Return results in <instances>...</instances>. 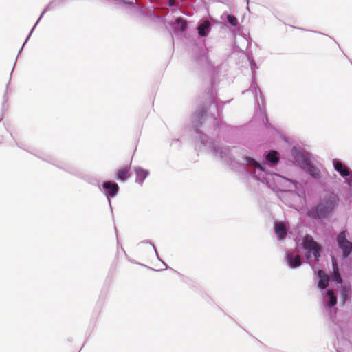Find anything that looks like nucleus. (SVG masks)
Wrapping results in <instances>:
<instances>
[{
	"mask_svg": "<svg viewBox=\"0 0 352 352\" xmlns=\"http://www.w3.org/2000/svg\"><path fill=\"white\" fill-rule=\"evenodd\" d=\"M207 96L208 97V101L204 103V107H200L192 117V125L199 136L201 144L208 148L215 157L224 162L232 165H234V163L236 162L242 166H248L253 168L251 173L253 177L274 191L282 193L294 192L297 189L298 184L296 181L286 178L279 174L267 172L266 164L261 165L256 160L250 157H242L240 160L235 155L237 153V148L230 149L228 147L220 146L200 131L199 128L208 129L211 124L214 127V131L218 129L222 130L227 127L221 123L220 119L217 118L214 113H210L213 110L217 111L219 115V104L214 96L213 89L208 93Z\"/></svg>",
	"mask_w": 352,
	"mask_h": 352,
	"instance_id": "nucleus-1",
	"label": "nucleus"
},
{
	"mask_svg": "<svg viewBox=\"0 0 352 352\" xmlns=\"http://www.w3.org/2000/svg\"><path fill=\"white\" fill-rule=\"evenodd\" d=\"M192 60L201 69L204 80L208 85L207 88H217L220 82L221 67L216 66L210 59L205 42L201 43L197 40L193 41Z\"/></svg>",
	"mask_w": 352,
	"mask_h": 352,
	"instance_id": "nucleus-2",
	"label": "nucleus"
},
{
	"mask_svg": "<svg viewBox=\"0 0 352 352\" xmlns=\"http://www.w3.org/2000/svg\"><path fill=\"white\" fill-rule=\"evenodd\" d=\"M292 155L296 162L303 171L309 174L313 178H320L321 174L319 168L314 166L310 161L311 154H306L297 147L294 146L292 149Z\"/></svg>",
	"mask_w": 352,
	"mask_h": 352,
	"instance_id": "nucleus-3",
	"label": "nucleus"
},
{
	"mask_svg": "<svg viewBox=\"0 0 352 352\" xmlns=\"http://www.w3.org/2000/svg\"><path fill=\"white\" fill-rule=\"evenodd\" d=\"M302 248L306 252L305 257L307 259H310L311 254H313L315 260L319 261L322 252V247L318 242L314 241L312 236L306 234L302 238Z\"/></svg>",
	"mask_w": 352,
	"mask_h": 352,
	"instance_id": "nucleus-4",
	"label": "nucleus"
},
{
	"mask_svg": "<svg viewBox=\"0 0 352 352\" xmlns=\"http://www.w3.org/2000/svg\"><path fill=\"white\" fill-rule=\"evenodd\" d=\"M250 91L251 94L254 97L255 102L257 104L256 113V118L260 120L263 124L268 127L270 125L265 107L263 104V99L262 98V92L261 89H247L246 92Z\"/></svg>",
	"mask_w": 352,
	"mask_h": 352,
	"instance_id": "nucleus-5",
	"label": "nucleus"
},
{
	"mask_svg": "<svg viewBox=\"0 0 352 352\" xmlns=\"http://www.w3.org/2000/svg\"><path fill=\"white\" fill-rule=\"evenodd\" d=\"M338 248L342 250L344 258H347L352 253V242L346 237V231L342 230L336 238Z\"/></svg>",
	"mask_w": 352,
	"mask_h": 352,
	"instance_id": "nucleus-6",
	"label": "nucleus"
},
{
	"mask_svg": "<svg viewBox=\"0 0 352 352\" xmlns=\"http://www.w3.org/2000/svg\"><path fill=\"white\" fill-rule=\"evenodd\" d=\"M338 197L336 194L331 193L324 197L320 202L324 209L330 214L336 208L338 204Z\"/></svg>",
	"mask_w": 352,
	"mask_h": 352,
	"instance_id": "nucleus-7",
	"label": "nucleus"
},
{
	"mask_svg": "<svg viewBox=\"0 0 352 352\" xmlns=\"http://www.w3.org/2000/svg\"><path fill=\"white\" fill-rule=\"evenodd\" d=\"M307 215L315 220H322L327 217L329 214L324 209L322 205H320L319 203L318 205L309 210L307 212Z\"/></svg>",
	"mask_w": 352,
	"mask_h": 352,
	"instance_id": "nucleus-8",
	"label": "nucleus"
},
{
	"mask_svg": "<svg viewBox=\"0 0 352 352\" xmlns=\"http://www.w3.org/2000/svg\"><path fill=\"white\" fill-rule=\"evenodd\" d=\"M102 188L105 190L104 194L107 197L109 204L111 206V200L109 197H115L118 194L119 186L115 182L107 181L102 184Z\"/></svg>",
	"mask_w": 352,
	"mask_h": 352,
	"instance_id": "nucleus-9",
	"label": "nucleus"
},
{
	"mask_svg": "<svg viewBox=\"0 0 352 352\" xmlns=\"http://www.w3.org/2000/svg\"><path fill=\"white\" fill-rule=\"evenodd\" d=\"M265 160L263 163H258L261 165L266 164L267 172H271L269 170V168H273L279 162L278 153L275 150L269 151L265 156Z\"/></svg>",
	"mask_w": 352,
	"mask_h": 352,
	"instance_id": "nucleus-10",
	"label": "nucleus"
},
{
	"mask_svg": "<svg viewBox=\"0 0 352 352\" xmlns=\"http://www.w3.org/2000/svg\"><path fill=\"white\" fill-rule=\"evenodd\" d=\"M325 308L331 309L337 304V296L333 289H327L322 299Z\"/></svg>",
	"mask_w": 352,
	"mask_h": 352,
	"instance_id": "nucleus-11",
	"label": "nucleus"
},
{
	"mask_svg": "<svg viewBox=\"0 0 352 352\" xmlns=\"http://www.w3.org/2000/svg\"><path fill=\"white\" fill-rule=\"evenodd\" d=\"M212 28V23L208 21H199L197 26L198 36L201 38H206L210 33Z\"/></svg>",
	"mask_w": 352,
	"mask_h": 352,
	"instance_id": "nucleus-12",
	"label": "nucleus"
},
{
	"mask_svg": "<svg viewBox=\"0 0 352 352\" xmlns=\"http://www.w3.org/2000/svg\"><path fill=\"white\" fill-rule=\"evenodd\" d=\"M274 230L278 241H283L287 237V228L283 222L275 223Z\"/></svg>",
	"mask_w": 352,
	"mask_h": 352,
	"instance_id": "nucleus-13",
	"label": "nucleus"
},
{
	"mask_svg": "<svg viewBox=\"0 0 352 352\" xmlns=\"http://www.w3.org/2000/svg\"><path fill=\"white\" fill-rule=\"evenodd\" d=\"M285 259L289 267L292 269L300 267L302 264L301 257L298 254L294 255L292 253L287 252Z\"/></svg>",
	"mask_w": 352,
	"mask_h": 352,
	"instance_id": "nucleus-14",
	"label": "nucleus"
},
{
	"mask_svg": "<svg viewBox=\"0 0 352 352\" xmlns=\"http://www.w3.org/2000/svg\"><path fill=\"white\" fill-rule=\"evenodd\" d=\"M333 165L334 169L338 173H339L340 175L344 177L345 179L346 177H349L352 174L351 173L350 170L348 168V167L338 160H336V159L333 160Z\"/></svg>",
	"mask_w": 352,
	"mask_h": 352,
	"instance_id": "nucleus-15",
	"label": "nucleus"
},
{
	"mask_svg": "<svg viewBox=\"0 0 352 352\" xmlns=\"http://www.w3.org/2000/svg\"><path fill=\"white\" fill-rule=\"evenodd\" d=\"M109 3H112L114 5L120 7L124 8L126 9H135L137 8L138 6L135 2H133L131 0H106Z\"/></svg>",
	"mask_w": 352,
	"mask_h": 352,
	"instance_id": "nucleus-16",
	"label": "nucleus"
},
{
	"mask_svg": "<svg viewBox=\"0 0 352 352\" xmlns=\"http://www.w3.org/2000/svg\"><path fill=\"white\" fill-rule=\"evenodd\" d=\"M134 170L136 175L135 182L140 185H142L144 179L148 177V170L144 169L141 167H135Z\"/></svg>",
	"mask_w": 352,
	"mask_h": 352,
	"instance_id": "nucleus-17",
	"label": "nucleus"
},
{
	"mask_svg": "<svg viewBox=\"0 0 352 352\" xmlns=\"http://www.w3.org/2000/svg\"><path fill=\"white\" fill-rule=\"evenodd\" d=\"M318 276L319 278L318 287L320 289H326L329 285V276L322 270L318 271Z\"/></svg>",
	"mask_w": 352,
	"mask_h": 352,
	"instance_id": "nucleus-18",
	"label": "nucleus"
},
{
	"mask_svg": "<svg viewBox=\"0 0 352 352\" xmlns=\"http://www.w3.org/2000/svg\"><path fill=\"white\" fill-rule=\"evenodd\" d=\"M64 0H50V1L45 6L41 13L45 15L48 11L52 9H54L56 7L60 6L63 3Z\"/></svg>",
	"mask_w": 352,
	"mask_h": 352,
	"instance_id": "nucleus-19",
	"label": "nucleus"
},
{
	"mask_svg": "<svg viewBox=\"0 0 352 352\" xmlns=\"http://www.w3.org/2000/svg\"><path fill=\"white\" fill-rule=\"evenodd\" d=\"M351 290L350 287L347 285H344L342 287L341 289V298L342 302L345 304L346 302L349 301L351 299Z\"/></svg>",
	"mask_w": 352,
	"mask_h": 352,
	"instance_id": "nucleus-20",
	"label": "nucleus"
},
{
	"mask_svg": "<svg viewBox=\"0 0 352 352\" xmlns=\"http://www.w3.org/2000/svg\"><path fill=\"white\" fill-rule=\"evenodd\" d=\"M247 58L249 63V66L251 69L252 76H254L256 72V70L258 69V65L254 60L252 52L248 53Z\"/></svg>",
	"mask_w": 352,
	"mask_h": 352,
	"instance_id": "nucleus-21",
	"label": "nucleus"
},
{
	"mask_svg": "<svg viewBox=\"0 0 352 352\" xmlns=\"http://www.w3.org/2000/svg\"><path fill=\"white\" fill-rule=\"evenodd\" d=\"M226 15V19L228 22V25H226L229 29L231 30L230 26L235 27L238 23V18L233 14H228L227 12L223 14V16Z\"/></svg>",
	"mask_w": 352,
	"mask_h": 352,
	"instance_id": "nucleus-22",
	"label": "nucleus"
},
{
	"mask_svg": "<svg viewBox=\"0 0 352 352\" xmlns=\"http://www.w3.org/2000/svg\"><path fill=\"white\" fill-rule=\"evenodd\" d=\"M182 3V0H168V4L173 12L179 11Z\"/></svg>",
	"mask_w": 352,
	"mask_h": 352,
	"instance_id": "nucleus-23",
	"label": "nucleus"
},
{
	"mask_svg": "<svg viewBox=\"0 0 352 352\" xmlns=\"http://www.w3.org/2000/svg\"><path fill=\"white\" fill-rule=\"evenodd\" d=\"M129 170L126 168H121L118 171V178L121 181H125L128 177Z\"/></svg>",
	"mask_w": 352,
	"mask_h": 352,
	"instance_id": "nucleus-24",
	"label": "nucleus"
},
{
	"mask_svg": "<svg viewBox=\"0 0 352 352\" xmlns=\"http://www.w3.org/2000/svg\"><path fill=\"white\" fill-rule=\"evenodd\" d=\"M142 243H149V244L153 247V250H154V252H155V254H156V256L157 257V259H158L159 261H162V263H163V265L166 267V268H167V265H166L164 262H163V261L161 260V258H160V256H159V255H158V253H157V251L156 248H155V246L154 245V244H153L150 241H142Z\"/></svg>",
	"mask_w": 352,
	"mask_h": 352,
	"instance_id": "nucleus-25",
	"label": "nucleus"
},
{
	"mask_svg": "<svg viewBox=\"0 0 352 352\" xmlns=\"http://www.w3.org/2000/svg\"><path fill=\"white\" fill-rule=\"evenodd\" d=\"M43 16L44 15L41 12V14H40L39 16L38 17L37 20L36 21L35 23L34 24V25L32 27V28L30 29V30L29 32L30 34H32L34 32L35 28L38 25L40 21L43 19Z\"/></svg>",
	"mask_w": 352,
	"mask_h": 352,
	"instance_id": "nucleus-26",
	"label": "nucleus"
},
{
	"mask_svg": "<svg viewBox=\"0 0 352 352\" xmlns=\"http://www.w3.org/2000/svg\"><path fill=\"white\" fill-rule=\"evenodd\" d=\"M242 36L246 40L247 43H248V45L247 47H248L250 45L252 44V43L253 42V40L251 37V36L250 35V34H244V35H242Z\"/></svg>",
	"mask_w": 352,
	"mask_h": 352,
	"instance_id": "nucleus-27",
	"label": "nucleus"
},
{
	"mask_svg": "<svg viewBox=\"0 0 352 352\" xmlns=\"http://www.w3.org/2000/svg\"><path fill=\"white\" fill-rule=\"evenodd\" d=\"M333 276H334V278L338 283H342V277H341L340 274H339V272L334 273Z\"/></svg>",
	"mask_w": 352,
	"mask_h": 352,
	"instance_id": "nucleus-28",
	"label": "nucleus"
},
{
	"mask_svg": "<svg viewBox=\"0 0 352 352\" xmlns=\"http://www.w3.org/2000/svg\"><path fill=\"white\" fill-rule=\"evenodd\" d=\"M174 34L176 35V36H180V35H183V34H186L187 32H185L184 30L182 29H178V30H176L175 31H174Z\"/></svg>",
	"mask_w": 352,
	"mask_h": 352,
	"instance_id": "nucleus-29",
	"label": "nucleus"
},
{
	"mask_svg": "<svg viewBox=\"0 0 352 352\" xmlns=\"http://www.w3.org/2000/svg\"><path fill=\"white\" fill-rule=\"evenodd\" d=\"M332 265H333V274L336 272H339L338 266L336 263V261H335V259L333 258L332 260Z\"/></svg>",
	"mask_w": 352,
	"mask_h": 352,
	"instance_id": "nucleus-30",
	"label": "nucleus"
},
{
	"mask_svg": "<svg viewBox=\"0 0 352 352\" xmlns=\"http://www.w3.org/2000/svg\"><path fill=\"white\" fill-rule=\"evenodd\" d=\"M250 88H259L258 85H257V83H256V82L254 76H252L251 86H250Z\"/></svg>",
	"mask_w": 352,
	"mask_h": 352,
	"instance_id": "nucleus-31",
	"label": "nucleus"
},
{
	"mask_svg": "<svg viewBox=\"0 0 352 352\" xmlns=\"http://www.w3.org/2000/svg\"><path fill=\"white\" fill-rule=\"evenodd\" d=\"M346 182L348 184L349 187L352 189V174L346 178Z\"/></svg>",
	"mask_w": 352,
	"mask_h": 352,
	"instance_id": "nucleus-32",
	"label": "nucleus"
},
{
	"mask_svg": "<svg viewBox=\"0 0 352 352\" xmlns=\"http://www.w3.org/2000/svg\"><path fill=\"white\" fill-rule=\"evenodd\" d=\"M32 34H30V32L28 34L23 43V46H25V45L28 43V41H29V39L30 38L31 36H32Z\"/></svg>",
	"mask_w": 352,
	"mask_h": 352,
	"instance_id": "nucleus-33",
	"label": "nucleus"
},
{
	"mask_svg": "<svg viewBox=\"0 0 352 352\" xmlns=\"http://www.w3.org/2000/svg\"><path fill=\"white\" fill-rule=\"evenodd\" d=\"M246 3V8L245 10L248 12L249 14H252L250 8V2L245 3Z\"/></svg>",
	"mask_w": 352,
	"mask_h": 352,
	"instance_id": "nucleus-34",
	"label": "nucleus"
},
{
	"mask_svg": "<svg viewBox=\"0 0 352 352\" xmlns=\"http://www.w3.org/2000/svg\"><path fill=\"white\" fill-rule=\"evenodd\" d=\"M202 2H203V5H204V8L206 9L207 12H209L208 3L205 1H202Z\"/></svg>",
	"mask_w": 352,
	"mask_h": 352,
	"instance_id": "nucleus-35",
	"label": "nucleus"
},
{
	"mask_svg": "<svg viewBox=\"0 0 352 352\" xmlns=\"http://www.w3.org/2000/svg\"><path fill=\"white\" fill-rule=\"evenodd\" d=\"M170 36H171V39H172V43H173V49H174V45H175L174 37H173V35L172 32H170Z\"/></svg>",
	"mask_w": 352,
	"mask_h": 352,
	"instance_id": "nucleus-36",
	"label": "nucleus"
},
{
	"mask_svg": "<svg viewBox=\"0 0 352 352\" xmlns=\"http://www.w3.org/2000/svg\"><path fill=\"white\" fill-rule=\"evenodd\" d=\"M23 47L24 46H21V47L19 50V52H18V54H17V57L19 56V54H21V53L23 51Z\"/></svg>",
	"mask_w": 352,
	"mask_h": 352,
	"instance_id": "nucleus-37",
	"label": "nucleus"
},
{
	"mask_svg": "<svg viewBox=\"0 0 352 352\" xmlns=\"http://www.w3.org/2000/svg\"><path fill=\"white\" fill-rule=\"evenodd\" d=\"M313 32H315V33H318V34H323V35H325V34L324 33H322L320 32H317V31H312Z\"/></svg>",
	"mask_w": 352,
	"mask_h": 352,
	"instance_id": "nucleus-38",
	"label": "nucleus"
},
{
	"mask_svg": "<svg viewBox=\"0 0 352 352\" xmlns=\"http://www.w3.org/2000/svg\"><path fill=\"white\" fill-rule=\"evenodd\" d=\"M10 82H8L6 85V88H9Z\"/></svg>",
	"mask_w": 352,
	"mask_h": 352,
	"instance_id": "nucleus-39",
	"label": "nucleus"
},
{
	"mask_svg": "<svg viewBox=\"0 0 352 352\" xmlns=\"http://www.w3.org/2000/svg\"><path fill=\"white\" fill-rule=\"evenodd\" d=\"M245 3L250 2V0H243Z\"/></svg>",
	"mask_w": 352,
	"mask_h": 352,
	"instance_id": "nucleus-40",
	"label": "nucleus"
},
{
	"mask_svg": "<svg viewBox=\"0 0 352 352\" xmlns=\"http://www.w3.org/2000/svg\"><path fill=\"white\" fill-rule=\"evenodd\" d=\"M334 43H336V45H338V43L336 42V41L334 40Z\"/></svg>",
	"mask_w": 352,
	"mask_h": 352,
	"instance_id": "nucleus-41",
	"label": "nucleus"
},
{
	"mask_svg": "<svg viewBox=\"0 0 352 352\" xmlns=\"http://www.w3.org/2000/svg\"><path fill=\"white\" fill-rule=\"evenodd\" d=\"M334 43H336V45H338V43L336 42V41L334 40Z\"/></svg>",
	"mask_w": 352,
	"mask_h": 352,
	"instance_id": "nucleus-42",
	"label": "nucleus"
},
{
	"mask_svg": "<svg viewBox=\"0 0 352 352\" xmlns=\"http://www.w3.org/2000/svg\"><path fill=\"white\" fill-rule=\"evenodd\" d=\"M334 43H336V45H338V43L336 42V41L334 40Z\"/></svg>",
	"mask_w": 352,
	"mask_h": 352,
	"instance_id": "nucleus-43",
	"label": "nucleus"
}]
</instances>
